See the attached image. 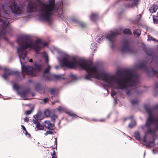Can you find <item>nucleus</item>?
Instances as JSON below:
<instances>
[{"mask_svg":"<svg viewBox=\"0 0 158 158\" xmlns=\"http://www.w3.org/2000/svg\"><path fill=\"white\" fill-rule=\"evenodd\" d=\"M55 50L58 55L57 59L61 65L70 68L79 67L86 70L87 73L85 76L86 80L92 77L102 79L109 86L124 90L128 96L130 94L133 87L138 84V76L131 70L120 75H112L104 72L96 65L88 64L85 60L69 55L59 48H56Z\"/></svg>","mask_w":158,"mask_h":158,"instance_id":"f257e3e1","label":"nucleus"},{"mask_svg":"<svg viewBox=\"0 0 158 158\" xmlns=\"http://www.w3.org/2000/svg\"><path fill=\"white\" fill-rule=\"evenodd\" d=\"M48 44V42L43 41L40 39H37L35 43L32 40H30L24 43L22 45L17 48V52L21 65L22 72L23 73H25L32 76H35L36 74L42 68L40 65L36 64H34V68L30 66H24V64L28 60L26 56V49L27 48L30 49L33 48L36 53H39L40 50L47 46Z\"/></svg>","mask_w":158,"mask_h":158,"instance_id":"f03ea898","label":"nucleus"},{"mask_svg":"<svg viewBox=\"0 0 158 158\" xmlns=\"http://www.w3.org/2000/svg\"><path fill=\"white\" fill-rule=\"evenodd\" d=\"M149 117L146 121L145 125L141 126L142 129L145 132L143 136V142L145 143L147 147H149L154 145V139L152 137L148 139L149 134L152 136L155 135L156 131L158 129V116H154L152 115L151 109L147 110Z\"/></svg>","mask_w":158,"mask_h":158,"instance_id":"7ed1b4c3","label":"nucleus"},{"mask_svg":"<svg viewBox=\"0 0 158 158\" xmlns=\"http://www.w3.org/2000/svg\"><path fill=\"white\" fill-rule=\"evenodd\" d=\"M55 0H49L48 3L42 5L41 10L40 17L43 20L48 21L51 15L55 8Z\"/></svg>","mask_w":158,"mask_h":158,"instance_id":"20e7f679","label":"nucleus"},{"mask_svg":"<svg viewBox=\"0 0 158 158\" xmlns=\"http://www.w3.org/2000/svg\"><path fill=\"white\" fill-rule=\"evenodd\" d=\"M9 15L7 12H4L3 10H0V37H3L4 35L9 29L8 19Z\"/></svg>","mask_w":158,"mask_h":158,"instance_id":"39448f33","label":"nucleus"},{"mask_svg":"<svg viewBox=\"0 0 158 158\" xmlns=\"http://www.w3.org/2000/svg\"><path fill=\"white\" fill-rule=\"evenodd\" d=\"M51 68L50 66L48 64V67L45 70L43 76L46 80H51L52 77H54L56 79L61 80L65 79L64 77L62 75H53L49 72V70Z\"/></svg>","mask_w":158,"mask_h":158,"instance_id":"423d86ee","label":"nucleus"},{"mask_svg":"<svg viewBox=\"0 0 158 158\" xmlns=\"http://www.w3.org/2000/svg\"><path fill=\"white\" fill-rule=\"evenodd\" d=\"M14 89L17 91L18 94L23 99H28L29 93L28 91L22 89L20 86L17 84L13 85Z\"/></svg>","mask_w":158,"mask_h":158,"instance_id":"0eeeda50","label":"nucleus"},{"mask_svg":"<svg viewBox=\"0 0 158 158\" xmlns=\"http://www.w3.org/2000/svg\"><path fill=\"white\" fill-rule=\"evenodd\" d=\"M10 8L12 12L16 15H21L23 13V10L15 2H13L11 3Z\"/></svg>","mask_w":158,"mask_h":158,"instance_id":"6e6552de","label":"nucleus"},{"mask_svg":"<svg viewBox=\"0 0 158 158\" xmlns=\"http://www.w3.org/2000/svg\"><path fill=\"white\" fill-rule=\"evenodd\" d=\"M37 10V4L35 2L30 0L28 2L27 7V11L29 13H32L35 12Z\"/></svg>","mask_w":158,"mask_h":158,"instance_id":"1a4fd4ad","label":"nucleus"},{"mask_svg":"<svg viewBox=\"0 0 158 158\" xmlns=\"http://www.w3.org/2000/svg\"><path fill=\"white\" fill-rule=\"evenodd\" d=\"M118 34V31L117 30H114L109 32L106 36V38L112 43L114 40L115 37Z\"/></svg>","mask_w":158,"mask_h":158,"instance_id":"9d476101","label":"nucleus"},{"mask_svg":"<svg viewBox=\"0 0 158 158\" xmlns=\"http://www.w3.org/2000/svg\"><path fill=\"white\" fill-rule=\"evenodd\" d=\"M120 50L122 52H129L130 48L129 46V42L127 40H124L122 42V47Z\"/></svg>","mask_w":158,"mask_h":158,"instance_id":"9b49d317","label":"nucleus"},{"mask_svg":"<svg viewBox=\"0 0 158 158\" xmlns=\"http://www.w3.org/2000/svg\"><path fill=\"white\" fill-rule=\"evenodd\" d=\"M58 111L59 112H64L68 114L70 116L73 117V118H75L78 116L73 113L71 111L67 110L66 109L62 107H59L57 109Z\"/></svg>","mask_w":158,"mask_h":158,"instance_id":"f8f14e48","label":"nucleus"},{"mask_svg":"<svg viewBox=\"0 0 158 158\" xmlns=\"http://www.w3.org/2000/svg\"><path fill=\"white\" fill-rule=\"evenodd\" d=\"M43 124L45 127V128L49 130H53L55 128L54 124H52L49 121H45L43 123Z\"/></svg>","mask_w":158,"mask_h":158,"instance_id":"ddd939ff","label":"nucleus"},{"mask_svg":"<svg viewBox=\"0 0 158 158\" xmlns=\"http://www.w3.org/2000/svg\"><path fill=\"white\" fill-rule=\"evenodd\" d=\"M43 118L42 114L40 112H39L37 114L34 116L33 122L35 123H39L40 121Z\"/></svg>","mask_w":158,"mask_h":158,"instance_id":"4468645a","label":"nucleus"},{"mask_svg":"<svg viewBox=\"0 0 158 158\" xmlns=\"http://www.w3.org/2000/svg\"><path fill=\"white\" fill-rule=\"evenodd\" d=\"M13 73V72L11 70L6 68L4 69V72L2 77L5 79L6 80L8 77Z\"/></svg>","mask_w":158,"mask_h":158,"instance_id":"2eb2a0df","label":"nucleus"},{"mask_svg":"<svg viewBox=\"0 0 158 158\" xmlns=\"http://www.w3.org/2000/svg\"><path fill=\"white\" fill-rule=\"evenodd\" d=\"M73 20L79 26H80L82 27H85L86 26V24L85 23L78 19H73Z\"/></svg>","mask_w":158,"mask_h":158,"instance_id":"dca6fc26","label":"nucleus"},{"mask_svg":"<svg viewBox=\"0 0 158 158\" xmlns=\"http://www.w3.org/2000/svg\"><path fill=\"white\" fill-rule=\"evenodd\" d=\"M158 8V6L156 5H152L149 9L150 12L151 13L156 12Z\"/></svg>","mask_w":158,"mask_h":158,"instance_id":"f3484780","label":"nucleus"},{"mask_svg":"<svg viewBox=\"0 0 158 158\" xmlns=\"http://www.w3.org/2000/svg\"><path fill=\"white\" fill-rule=\"evenodd\" d=\"M36 124V126L38 129L39 130H43L45 128V127L43 124V123L42 124L39 123H35Z\"/></svg>","mask_w":158,"mask_h":158,"instance_id":"a211bd4d","label":"nucleus"},{"mask_svg":"<svg viewBox=\"0 0 158 158\" xmlns=\"http://www.w3.org/2000/svg\"><path fill=\"white\" fill-rule=\"evenodd\" d=\"M98 17V15L96 13H92L90 16V19L92 21H94Z\"/></svg>","mask_w":158,"mask_h":158,"instance_id":"6ab92c4d","label":"nucleus"},{"mask_svg":"<svg viewBox=\"0 0 158 158\" xmlns=\"http://www.w3.org/2000/svg\"><path fill=\"white\" fill-rule=\"evenodd\" d=\"M145 66V65L143 62H139L137 64L135 67L139 69L142 68Z\"/></svg>","mask_w":158,"mask_h":158,"instance_id":"aec40b11","label":"nucleus"},{"mask_svg":"<svg viewBox=\"0 0 158 158\" xmlns=\"http://www.w3.org/2000/svg\"><path fill=\"white\" fill-rule=\"evenodd\" d=\"M135 137L137 140H139L140 139V135L139 132L138 131L135 132Z\"/></svg>","mask_w":158,"mask_h":158,"instance_id":"412c9836","label":"nucleus"},{"mask_svg":"<svg viewBox=\"0 0 158 158\" xmlns=\"http://www.w3.org/2000/svg\"><path fill=\"white\" fill-rule=\"evenodd\" d=\"M133 33L135 35L139 36L140 35L141 32L139 30L137 29L134 30Z\"/></svg>","mask_w":158,"mask_h":158,"instance_id":"4be33fe9","label":"nucleus"},{"mask_svg":"<svg viewBox=\"0 0 158 158\" xmlns=\"http://www.w3.org/2000/svg\"><path fill=\"white\" fill-rule=\"evenodd\" d=\"M43 56L44 58H45V62L48 63V55L46 52H44L43 54Z\"/></svg>","mask_w":158,"mask_h":158,"instance_id":"5701e85b","label":"nucleus"},{"mask_svg":"<svg viewBox=\"0 0 158 158\" xmlns=\"http://www.w3.org/2000/svg\"><path fill=\"white\" fill-rule=\"evenodd\" d=\"M97 42L98 43H100L102 40V35H100L98 36L96 38Z\"/></svg>","mask_w":158,"mask_h":158,"instance_id":"b1692460","label":"nucleus"},{"mask_svg":"<svg viewBox=\"0 0 158 158\" xmlns=\"http://www.w3.org/2000/svg\"><path fill=\"white\" fill-rule=\"evenodd\" d=\"M34 110V108L33 107L31 109L27 110L25 112V114L26 115H28L30 114Z\"/></svg>","mask_w":158,"mask_h":158,"instance_id":"393cba45","label":"nucleus"},{"mask_svg":"<svg viewBox=\"0 0 158 158\" xmlns=\"http://www.w3.org/2000/svg\"><path fill=\"white\" fill-rule=\"evenodd\" d=\"M158 17L156 16H153V20L154 23L157 24L158 23Z\"/></svg>","mask_w":158,"mask_h":158,"instance_id":"a878e982","label":"nucleus"},{"mask_svg":"<svg viewBox=\"0 0 158 158\" xmlns=\"http://www.w3.org/2000/svg\"><path fill=\"white\" fill-rule=\"evenodd\" d=\"M123 32L125 34H131V32L130 30L128 29H125L123 31Z\"/></svg>","mask_w":158,"mask_h":158,"instance_id":"bb28decb","label":"nucleus"},{"mask_svg":"<svg viewBox=\"0 0 158 158\" xmlns=\"http://www.w3.org/2000/svg\"><path fill=\"white\" fill-rule=\"evenodd\" d=\"M136 123L135 121H133L129 124V126L130 128H132L134 127Z\"/></svg>","mask_w":158,"mask_h":158,"instance_id":"cd10ccee","label":"nucleus"},{"mask_svg":"<svg viewBox=\"0 0 158 158\" xmlns=\"http://www.w3.org/2000/svg\"><path fill=\"white\" fill-rule=\"evenodd\" d=\"M70 77L71 78V79L73 81L76 80L77 79V78L76 76L74 75H70Z\"/></svg>","mask_w":158,"mask_h":158,"instance_id":"c85d7f7f","label":"nucleus"},{"mask_svg":"<svg viewBox=\"0 0 158 158\" xmlns=\"http://www.w3.org/2000/svg\"><path fill=\"white\" fill-rule=\"evenodd\" d=\"M50 111L48 110H46L44 112V114L46 117H49L50 115Z\"/></svg>","mask_w":158,"mask_h":158,"instance_id":"c756f323","label":"nucleus"},{"mask_svg":"<svg viewBox=\"0 0 158 158\" xmlns=\"http://www.w3.org/2000/svg\"><path fill=\"white\" fill-rule=\"evenodd\" d=\"M57 118V116L55 114H53L51 116V120L52 121H54Z\"/></svg>","mask_w":158,"mask_h":158,"instance_id":"7c9ffc66","label":"nucleus"},{"mask_svg":"<svg viewBox=\"0 0 158 158\" xmlns=\"http://www.w3.org/2000/svg\"><path fill=\"white\" fill-rule=\"evenodd\" d=\"M138 103V101L137 100H136L135 99L132 100L131 101V103L133 105H134Z\"/></svg>","mask_w":158,"mask_h":158,"instance_id":"2f4dec72","label":"nucleus"},{"mask_svg":"<svg viewBox=\"0 0 158 158\" xmlns=\"http://www.w3.org/2000/svg\"><path fill=\"white\" fill-rule=\"evenodd\" d=\"M53 132L51 131H47L44 134L45 135H47L48 134L52 135L53 134Z\"/></svg>","mask_w":158,"mask_h":158,"instance_id":"473e14b6","label":"nucleus"},{"mask_svg":"<svg viewBox=\"0 0 158 158\" xmlns=\"http://www.w3.org/2000/svg\"><path fill=\"white\" fill-rule=\"evenodd\" d=\"M139 2V0H134L132 5L133 6H135Z\"/></svg>","mask_w":158,"mask_h":158,"instance_id":"72a5a7b5","label":"nucleus"},{"mask_svg":"<svg viewBox=\"0 0 158 158\" xmlns=\"http://www.w3.org/2000/svg\"><path fill=\"white\" fill-rule=\"evenodd\" d=\"M116 94V93L115 91H114L113 90H112L111 92V95L113 97Z\"/></svg>","mask_w":158,"mask_h":158,"instance_id":"f704fd0d","label":"nucleus"},{"mask_svg":"<svg viewBox=\"0 0 158 158\" xmlns=\"http://www.w3.org/2000/svg\"><path fill=\"white\" fill-rule=\"evenodd\" d=\"M148 40H155L157 41L156 40H155L154 38H152V37H150L148 36Z\"/></svg>","mask_w":158,"mask_h":158,"instance_id":"c9c22d12","label":"nucleus"},{"mask_svg":"<svg viewBox=\"0 0 158 158\" xmlns=\"http://www.w3.org/2000/svg\"><path fill=\"white\" fill-rule=\"evenodd\" d=\"M21 127H22L23 130H24L25 131H26V133H25V134L26 135H27V131L26 130V129L25 128V127L23 125H21Z\"/></svg>","mask_w":158,"mask_h":158,"instance_id":"e433bc0d","label":"nucleus"},{"mask_svg":"<svg viewBox=\"0 0 158 158\" xmlns=\"http://www.w3.org/2000/svg\"><path fill=\"white\" fill-rule=\"evenodd\" d=\"M48 100L49 99L46 98L43 99V101L44 102V103H46L48 101Z\"/></svg>","mask_w":158,"mask_h":158,"instance_id":"4c0bfd02","label":"nucleus"},{"mask_svg":"<svg viewBox=\"0 0 158 158\" xmlns=\"http://www.w3.org/2000/svg\"><path fill=\"white\" fill-rule=\"evenodd\" d=\"M24 120L25 122H28L29 121V119L27 117L25 118Z\"/></svg>","mask_w":158,"mask_h":158,"instance_id":"58836bf2","label":"nucleus"},{"mask_svg":"<svg viewBox=\"0 0 158 158\" xmlns=\"http://www.w3.org/2000/svg\"><path fill=\"white\" fill-rule=\"evenodd\" d=\"M158 150L157 149H153L152 150V152L154 154H156V152L158 151Z\"/></svg>","mask_w":158,"mask_h":158,"instance_id":"ea45409f","label":"nucleus"},{"mask_svg":"<svg viewBox=\"0 0 158 158\" xmlns=\"http://www.w3.org/2000/svg\"><path fill=\"white\" fill-rule=\"evenodd\" d=\"M155 87L156 88L158 89V82L156 84Z\"/></svg>","mask_w":158,"mask_h":158,"instance_id":"a19ab883","label":"nucleus"},{"mask_svg":"<svg viewBox=\"0 0 158 158\" xmlns=\"http://www.w3.org/2000/svg\"><path fill=\"white\" fill-rule=\"evenodd\" d=\"M53 155H56V152H55V151L53 150V153H52V154H51V156H53Z\"/></svg>","mask_w":158,"mask_h":158,"instance_id":"79ce46f5","label":"nucleus"},{"mask_svg":"<svg viewBox=\"0 0 158 158\" xmlns=\"http://www.w3.org/2000/svg\"><path fill=\"white\" fill-rule=\"evenodd\" d=\"M52 158H57L56 155H53L52 156Z\"/></svg>","mask_w":158,"mask_h":158,"instance_id":"37998d69","label":"nucleus"},{"mask_svg":"<svg viewBox=\"0 0 158 158\" xmlns=\"http://www.w3.org/2000/svg\"><path fill=\"white\" fill-rule=\"evenodd\" d=\"M54 90L53 89H52L50 91L51 93L52 94L54 92Z\"/></svg>","mask_w":158,"mask_h":158,"instance_id":"c03bdc74","label":"nucleus"},{"mask_svg":"<svg viewBox=\"0 0 158 158\" xmlns=\"http://www.w3.org/2000/svg\"><path fill=\"white\" fill-rule=\"evenodd\" d=\"M96 43H93V44H92V45H92V46H96Z\"/></svg>","mask_w":158,"mask_h":158,"instance_id":"a18cd8bd","label":"nucleus"},{"mask_svg":"<svg viewBox=\"0 0 158 158\" xmlns=\"http://www.w3.org/2000/svg\"><path fill=\"white\" fill-rule=\"evenodd\" d=\"M138 16L139 17V18L138 19H137V21H139V18H140V15H139Z\"/></svg>","mask_w":158,"mask_h":158,"instance_id":"49530a36","label":"nucleus"},{"mask_svg":"<svg viewBox=\"0 0 158 158\" xmlns=\"http://www.w3.org/2000/svg\"><path fill=\"white\" fill-rule=\"evenodd\" d=\"M156 72L155 71H153V74H156Z\"/></svg>","mask_w":158,"mask_h":158,"instance_id":"de8ad7c7","label":"nucleus"},{"mask_svg":"<svg viewBox=\"0 0 158 158\" xmlns=\"http://www.w3.org/2000/svg\"><path fill=\"white\" fill-rule=\"evenodd\" d=\"M29 62H32V60L31 59H30L29 60Z\"/></svg>","mask_w":158,"mask_h":158,"instance_id":"09e8293b","label":"nucleus"},{"mask_svg":"<svg viewBox=\"0 0 158 158\" xmlns=\"http://www.w3.org/2000/svg\"><path fill=\"white\" fill-rule=\"evenodd\" d=\"M104 120H105L104 119H100L99 120V121H104Z\"/></svg>","mask_w":158,"mask_h":158,"instance_id":"8fccbe9b","label":"nucleus"},{"mask_svg":"<svg viewBox=\"0 0 158 158\" xmlns=\"http://www.w3.org/2000/svg\"><path fill=\"white\" fill-rule=\"evenodd\" d=\"M59 67L58 66H56L55 67V68L56 69H58L59 68Z\"/></svg>","mask_w":158,"mask_h":158,"instance_id":"3c124183","label":"nucleus"},{"mask_svg":"<svg viewBox=\"0 0 158 158\" xmlns=\"http://www.w3.org/2000/svg\"><path fill=\"white\" fill-rule=\"evenodd\" d=\"M114 102L115 103H116V99H114Z\"/></svg>","mask_w":158,"mask_h":158,"instance_id":"603ef678","label":"nucleus"},{"mask_svg":"<svg viewBox=\"0 0 158 158\" xmlns=\"http://www.w3.org/2000/svg\"><path fill=\"white\" fill-rule=\"evenodd\" d=\"M27 135H28V137H29V135H29L28 133H27Z\"/></svg>","mask_w":158,"mask_h":158,"instance_id":"864d4df0","label":"nucleus"},{"mask_svg":"<svg viewBox=\"0 0 158 158\" xmlns=\"http://www.w3.org/2000/svg\"><path fill=\"white\" fill-rule=\"evenodd\" d=\"M2 69L1 66H0V70Z\"/></svg>","mask_w":158,"mask_h":158,"instance_id":"5fc2aeb1","label":"nucleus"},{"mask_svg":"<svg viewBox=\"0 0 158 158\" xmlns=\"http://www.w3.org/2000/svg\"><path fill=\"white\" fill-rule=\"evenodd\" d=\"M157 16L158 17V12L157 13Z\"/></svg>","mask_w":158,"mask_h":158,"instance_id":"6e6d98bb","label":"nucleus"},{"mask_svg":"<svg viewBox=\"0 0 158 158\" xmlns=\"http://www.w3.org/2000/svg\"><path fill=\"white\" fill-rule=\"evenodd\" d=\"M132 117H131V118H130V119H131V118H132Z\"/></svg>","mask_w":158,"mask_h":158,"instance_id":"4d7b16f0","label":"nucleus"},{"mask_svg":"<svg viewBox=\"0 0 158 158\" xmlns=\"http://www.w3.org/2000/svg\"><path fill=\"white\" fill-rule=\"evenodd\" d=\"M60 123V122L59 123H58V124H59Z\"/></svg>","mask_w":158,"mask_h":158,"instance_id":"13d9d810","label":"nucleus"}]
</instances>
